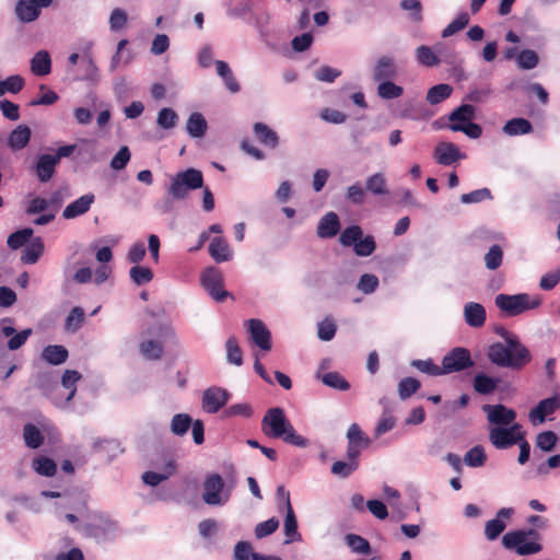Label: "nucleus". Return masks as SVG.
Instances as JSON below:
<instances>
[{
  "mask_svg": "<svg viewBox=\"0 0 560 560\" xmlns=\"http://www.w3.org/2000/svg\"><path fill=\"white\" fill-rule=\"evenodd\" d=\"M488 360L500 368L522 370L532 361V353L521 342L520 338H512L508 343L494 342L487 350Z\"/></svg>",
  "mask_w": 560,
  "mask_h": 560,
  "instance_id": "1",
  "label": "nucleus"
},
{
  "mask_svg": "<svg viewBox=\"0 0 560 560\" xmlns=\"http://www.w3.org/2000/svg\"><path fill=\"white\" fill-rule=\"evenodd\" d=\"M261 431L268 438L282 439L285 443L294 446L306 447L308 445V440L295 432L280 407H273L266 411L261 420Z\"/></svg>",
  "mask_w": 560,
  "mask_h": 560,
  "instance_id": "2",
  "label": "nucleus"
},
{
  "mask_svg": "<svg viewBox=\"0 0 560 560\" xmlns=\"http://www.w3.org/2000/svg\"><path fill=\"white\" fill-rule=\"evenodd\" d=\"M495 306L508 316H517L527 311L540 306L541 298L538 294L517 293L498 294L494 299Z\"/></svg>",
  "mask_w": 560,
  "mask_h": 560,
  "instance_id": "3",
  "label": "nucleus"
},
{
  "mask_svg": "<svg viewBox=\"0 0 560 560\" xmlns=\"http://www.w3.org/2000/svg\"><path fill=\"white\" fill-rule=\"evenodd\" d=\"M540 535L535 529L509 532L502 537L506 549L515 550L520 556L535 555L541 551Z\"/></svg>",
  "mask_w": 560,
  "mask_h": 560,
  "instance_id": "4",
  "label": "nucleus"
},
{
  "mask_svg": "<svg viewBox=\"0 0 560 560\" xmlns=\"http://www.w3.org/2000/svg\"><path fill=\"white\" fill-rule=\"evenodd\" d=\"M203 187L202 172L189 167L183 172H178L171 178L167 194L175 200H183L188 192Z\"/></svg>",
  "mask_w": 560,
  "mask_h": 560,
  "instance_id": "5",
  "label": "nucleus"
},
{
  "mask_svg": "<svg viewBox=\"0 0 560 560\" xmlns=\"http://www.w3.org/2000/svg\"><path fill=\"white\" fill-rule=\"evenodd\" d=\"M339 242L345 247H353L359 257L371 256L376 249V243L372 235L363 236L361 226L354 224L346 228L339 236Z\"/></svg>",
  "mask_w": 560,
  "mask_h": 560,
  "instance_id": "6",
  "label": "nucleus"
},
{
  "mask_svg": "<svg viewBox=\"0 0 560 560\" xmlns=\"http://www.w3.org/2000/svg\"><path fill=\"white\" fill-rule=\"evenodd\" d=\"M523 430L520 423L502 427H488V438L497 450H508L522 441Z\"/></svg>",
  "mask_w": 560,
  "mask_h": 560,
  "instance_id": "7",
  "label": "nucleus"
},
{
  "mask_svg": "<svg viewBox=\"0 0 560 560\" xmlns=\"http://www.w3.org/2000/svg\"><path fill=\"white\" fill-rule=\"evenodd\" d=\"M231 497V490L225 489L222 477L218 474L208 476L203 482L202 500L211 506L224 505Z\"/></svg>",
  "mask_w": 560,
  "mask_h": 560,
  "instance_id": "8",
  "label": "nucleus"
},
{
  "mask_svg": "<svg viewBox=\"0 0 560 560\" xmlns=\"http://www.w3.org/2000/svg\"><path fill=\"white\" fill-rule=\"evenodd\" d=\"M474 366L470 351L463 347H456L447 352L442 359L444 374L462 372Z\"/></svg>",
  "mask_w": 560,
  "mask_h": 560,
  "instance_id": "9",
  "label": "nucleus"
},
{
  "mask_svg": "<svg viewBox=\"0 0 560 560\" xmlns=\"http://www.w3.org/2000/svg\"><path fill=\"white\" fill-rule=\"evenodd\" d=\"M201 283L217 302H223L229 292L223 289V275L217 267H208L201 275Z\"/></svg>",
  "mask_w": 560,
  "mask_h": 560,
  "instance_id": "10",
  "label": "nucleus"
},
{
  "mask_svg": "<svg viewBox=\"0 0 560 560\" xmlns=\"http://www.w3.org/2000/svg\"><path fill=\"white\" fill-rule=\"evenodd\" d=\"M482 411L486 413L488 427L512 425L517 423L516 411L502 404L483 405Z\"/></svg>",
  "mask_w": 560,
  "mask_h": 560,
  "instance_id": "11",
  "label": "nucleus"
},
{
  "mask_svg": "<svg viewBox=\"0 0 560 560\" xmlns=\"http://www.w3.org/2000/svg\"><path fill=\"white\" fill-rule=\"evenodd\" d=\"M52 0H19L15 4V14L22 23H31L37 20L42 9L51 4Z\"/></svg>",
  "mask_w": 560,
  "mask_h": 560,
  "instance_id": "12",
  "label": "nucleus"
},
{
  "mask_svg": "<svg viewBox=\"0 0 560 560\" xmlns=\"http://www.w3.org/2000/svg\"><path fill=\"white\" fill-rule=\"evenodd\" d=\"M230 397V393L222 387H209L202 394V408L208 413H217L226 405Z\"/></svg>",
  "mask_w": 560,
  "mask_h": 560,
  "instance_id": "13",
  "label": "nucleus"
},
{
  "mask_svg": "<svg viewBox=\"0 0 560 560\" xmlns=\"http://www.w3.org/2000/svg\"><path fill=\"white\" fill-rule=\"evenodd\" d=\"M250 335L252 341L261 350L269 351L271 345V334L265 323L260 319L252 318L245 323Z\"/></svg>",
  "mask_w": 560,
  "mask_h": 560,
  "instance_id": "14",
  "label": "nucleus"
},
{
  "mask_svg": "<svg viewBox=\"0 0 560 560\" xmlns=\"http://www.w3.org/2000/svg\"><path fill=\"white\" fill-rule=\"evenodd\" d=\"M435 162L443 166H450L466 158L453 142H440L433 151Z\"/></svg>",
  "mask_w": 560,
  "mask_h": 560,
  "instance_id": "15",
  "label": "nucleus"
},
{
  "mask_svg": "<svg viewBox=\"0 0 560 560\" xmlns=\"http://www.w3.org/2000/svg\"><path fill=\"white\" fill-rule=\"evenodd\" d=\"M560 408V396L555 395L552 397L540 400L535 408H533L528 418L533 424H541L546 421V418Z\"/></svg>",
  "mask_w": 560,
  "mask_h": 560,
  "instance_id": "16",
  "label": "nucleus"
},
{
  "mask_svg": "<svg viewBox=\"0 0 560 560\" xmlns=\"http://www.w3.org/2000/svg\"><path fill=\"white\" fill-rule=\"evenodd\" d=\"M443 44H436L433 48L427 45L417 47L415 51L416 60L419 65L432 68L441 63L443 56Z\"/></svg>",
  "mask_w": 560,
  "mask_h": 560,
  "instance_id": "17",
  "label": "nucleus"
},
{
  "mask_svg": "<svg viewBox=\"0 0 560 560\" xmlns=\"http://www.w3.org/2000/svg\"><path fill=\"white\" fill-rule=\"evenodd\" d=\"M463 316L465 323L471 328H481L487 319L486 308L478 302H468L464 305Z\"/></svg>",
  "mask_w": 560,
  "mask_h": 560,
  "instance_id": "18",
  "label": "nucleus"
},
{
  "mask_svg": "<svg viewBox=\"0 0 560 560\" xmlns=\"http://www.w3.org/2000/svg\"><path fill=\"white\" fill-rule=\"evenodd\" d=\"M397 75L395 61L392 57L382 56L377 59L373 68V80L378 82L390 80Z\"/></svg>",
  "mask_w": 560,
  "mask_h": 560,
  "instance_id": "19",
  "label": "nucleus"
},
{
  "mask_svg": "<svg viewBox=\"0 0 560 560\" xmlns=\"http://www.w3.org/2000/svg\"><path fill=\"white\" fill-rule=\"evenodd\" d=\"M94 199L95 197L93 194H85L81 196L65 208L62 217L65 219H74L86 213L94 202Z\"/></svg>",
  "mask_w": 560,
  "mask_h": 560,
  "instance_id": "20",
  "label": "nucleus"
},
{
  "mask_svg": "<svg viewBox=\"0 0 560 560\" xmlns=\"http://www.w3.org/2000/svg\"><path fill=\"white\" fill-rule=\"evenodd\" d=\"M340 221L337 213L327 212L318 222L317 235L320 238H331L338 234Z\"/></svg>",
  "mask_w": 560,
  "mask_h": 560,
  "instance_id": "21",
  "label": "nucleus"
},
{
  "mask_svg": "<svg viewBox=\"0 0 560 560\" xmlns=\"http://www.w3.org/2000/svg\"><path fill=\"white\" fill-rule=\"evenodd\" d=\"M209 254L212 259L220 264L232 259L233 252L231 250L228 242L221 237H213L209 244Z\"/></svg>",
  "mask_w": 560,
  "mask_h": 560,
  "instance_id": "22",
  "label": "nucleus"
},
{
  "mask_svg": "<svg viewBox=\"0 0 560 560\" xmlns=\"http://www.w3.org/2000/svg\"><path fill=\"white\" fill-rule=\"evenodd\" d=\"M176 471V464L173 459H168L162 471L158 472V471H145L143 475H142V480L145 485L148 486H151V487H156L158 485H160L162 481L168 479L171 476H173Z\"/></svg>",
  "mask_w": 560,
  "mask_h": 560,
  "instance_id": "23",
  "label": "nucleus"
},
{
  "mask_svg": "<svg viewBox=\"0 0 560 560\" xmlns=\"http://www.w3.org/2000/svg\"><path fill=\"white\" fill-rule=\"evenodd\" d=\"M58 162L51 154H43L35 164L36 175L42 183H47L55 174Z\"/></svg>",
  "mask_w": 560,
  "mask_h": 560,
  "instance_id": "24",
  "label": "nucleus"
},
{
  "mask_svg": "<svg viewBox=\"0 0 560 560\" xmlns=\"http://www.w3.org/2000/svg\"><path fill=\"white\" fill-rule=\"evenodd\" d=\"M234 560H282L276 556H264L253 551L248 541H238L234 547Z\"/></svg>",
  "mask_w": 560,
  "mask_h": 560,
  "instance_id": "25",
  "label": "nucleus"
},
{
  "mask_svg": "<svg viewBox=\"0 0 560 560\" xmlns=\"http://www.w3.org/2000/svg\"><path fill=\"white\" fill-rule=\"evenodd\" d=\"M32 131L26 125H19L8 137V145L14 150L24 149L31 139Z\"/></svg>",
  "mask_w": 560,
  "mask_h": 560,
  "instance_id": "26",
  "label": "nucleus"
},
{
  "mask_svg": "<svg viewBox=\"0 0 560 560\" xmlns=\"http://www.w3.org/2000/svg\"><path fill=\"white\" fill-rule=\"evenodd\" d=\"M31 71L34 75L45 77L51 71V58L47 50L37 51L31 59Z\"/></svg>",
  "mask_w": 560,
  "mask_h": 560,
  "instance_id": "27",
  "label": "nucleus"
},
{
  "mask_svg": "<svg viewBox=\"0 0 560 560\" xmlns=\"http://www.w3.org/2000/svg\"><path fill=\"white\" fill-rule=\"evenodd\" d=\"M253 131L257 140L269 148L275 149L279 144V137L275 130L264 122H256L253 126Z\"/></svg>",
  "mask_w": 560,
  "mask_h": 560,
  "instance_id": "28",
  "label": "nucleus"
},
{
  "mask_svg": "<svg viewBox=\"0 0 560 560\" xmlns=\"http://www.w3.org/2000/svg\"><path fill=\"white\" fill-rule=\"evenodd\" d=\"M502 130L505 135L511 137L523 136L533 131V125L528 119L517 117L508 120Z\"/></svg>",
  "mask_w": 560,
  "mask_h": 560,
  "instance_id": "29",
  "label": "nucleus"
},
{
  "mask_svg": "<svg viewBox=\"0 0 560 560\" xmlns=\"http://www.w3.org/2000/svg\"><path fill=\"white\" fill-rule=\"evenodd\" d=\"M68 350L60 345H49L42 351V359L51 365H59L67 361Z\"/></svg>",
  "mask_w": 560,
  "mask_h": 560,
  "instance_id": "30",
  "label": "nucleus"
},
{
  "mask_svg": "<svg viewBox=\"0 0 560 560\" xmlns=\"http://www.w3.org/2000/svg\"><path fill=\"white\" fill-rule=\"evenodd\" d=\"M207 129L208 124L202 114L196 112L189 115L186 122V130L191 138H202Z\"/></svg>",
  "mask_w": 560,
  "mask_h": 560,
  "instance_id": "31",
  "label": "nucleus"
},
{
  "mask_svg": "<svg viewBox=\"0 0 560 560\" xmlns=\"http://www.w3.org/2000/svg\"><path fill=\"white\" fill-rule=\"evenodd\" d=\"M365 190L374 196L387 195L388 186L385 174L382 172H377L370 175L365 180Z\"/></svg>",
  "mask_w": 560,
  "mask_h": 560,
  "instance_id": "32",
  "label": "nucleus"
},
{
  "mask_svg": "<svg viewBox=\"0 0 560 560\" xmlns=\"http://www.w3.org/2000/svg\"><path fill=\"white\" fill-rule=\"evenodd\" d=\"M283 532L285 535L284 544H291L302 539L301 534L298 532V521L292 505H289V510H285Z\"/></svg>",
  "mask_w": 560,
  "mask_h": 560,
  "instance_id": "33",
  "label": "nucleus"
},
{
  "mask_svg": "<svg viewBox=\"0 0 560 560\" xmlns=\"http://www.w3.org/2000/svg\"><path fill=\"white\" fill-rule=\"evenodd\" d=\"M499 382V378L490 377L483 373H478L474 377V389L478 394L489 395L497 389Z\"/></svg>",
  "mask_w": 560,
  "mask_h": 560,
  "instance_id": "34",
  "label": "nucleus"
},
{
  "mask_svg": "<svg viewBox=\"0 0 560 560\" xmlns=\"http://www.w3.org/2000/svg\"><path fill=\"white\" fill-rule=\"evenodd\" d=\"M139 351L141 355L147 360H160L163 355V345L153 339H147L140 342Z\"/></svg>",
  "mask_w": 560,
  "mask_h": 560,
  "instance_id": "35",
  "label": "nucleus"
},
{
  "mask_svg": "<svg viewBox=\"0 0 560 560\" xmlns=\"http://www.w3.org/2000/svg\"><path fill=\"white\" fill-rule=\"evenodd\" d=\"M453 92V88L446 83H440L431 89L427 93V102L431 105H438L448 98Z\"/></svg>",
  "mask_w": 560,
  "mask_h": 560,
  "instance_id": "36",
  "label": "nucleus"
},
{
  "mask_svg": "<svg viewBox=\"0 0 560 560\" xmlns=\"http://www.w3.org/2000/svg\"><path fill=\"white\" fill-rule=\"evenodd\" d=\"M44 253V243L40 237H36L32 243L23 250L21 260L24 264L33 265L37 262L39 257Z\"/></svg>",
  "mask_w": 560,
  "mask_h": 560,
  "instance_id": "37",
  "label": "nucleus"
},
{
  "mask_svg": "<svg viewBox=\"0 0 560 560\" xmlns=\"http://www.w3.org/2000/svg\"><path fill=\"white\" fill-rule=\"evenodd\" d=\"M345 540L347 546L354 553L368 556L372 552L370 542L360 535L347 534Z\"/></svg>",
  "mask_w": 560,
  "mask_h": 560,
  "instance_id": "38",
  "label": "nucleus"
},
{
  "mask_svg": "<svg viewBox=\"0 0 560 560\" xmlns=\"http://www.w3.org/2000/svg\"><path fill=\"white\" fill-rule=\"evenodd\" d=\"M63 277L66 281L72 280L75 283L84 284L92 281L93 272L89 267H81L71 275V265L67 262L63 267Z\"/></svg>",
  "mask_w": 560,
  "mask_h": 560,
  "instance_id": "39",
  "label": "nucleus"
},
{
  "mask_svg": "<svg viewBox=\"0 0 560 560\" xmlns=\"http://www.w3.org/2000/svg\"><path fill=\"white\" fill-rule=\"evenodd\" d=\"M476 108L469 104H463L455 108L448 116L451 124H468L475 118Z\"/></svg>",
  "mask_w": 560,
  "mask_h": 560,
  "instance_id": "40",
  "label": "nucleus"
},
{
  "mask_svg": "<svg viewBox=\"0 0 560 560\" xmlns=\"http://www.w3.org/2000/svg\"><path fill=\"white\" fill-rule=\"evenodd\" d=\"M377 95L383 100H395L402 95L404 89L390 80L378 81Z\"/></svg>",
  "mask_w": 560,
  "mask_h": 560,
  "instance_id": "41",
  "label": "nucleus"
},
{
  "mask_svg": "<svg viewBox=\"0 0 560 560\" xmlns=\"http://www.w3.org/2000/svg\"><path fill=\"white\" fill-rule=\"evenodd\" d=\"M23 438L26 446L33 450L38 448L44 441V436L38 428L32 423L24 425Z\"/></svg>",
  "mask_w": 560,
  "mask_h": 560,
  "instance_id": "42",
  "label": "nucleus"
},
{
  "mask_svg": "<svg viewBox=\"0 0 560 560\" xmlns=\"http://www.w3.org/2000/svg\"><path fill=\"white\" fill-rule=\"evenodd\" d=\"M33 469L42 476L52 477L57 471L56 463L48 457L40 456L33 459Z\"/></svg>",
  "mask_w": 560,
  "mask_h": 560,
  "instance_id": "43",
  "label": "nucleus"
},
{
  "mask_svg": "<svg viewBox=\"0 0 560 560\" xmlns=\"http://www.w3.org/2000/svg\"><path fill=\"white\" fill-rule=\"evenodd\" d=\"M226 349V361L230 364L240 366L243 363V352L238 346V342L234 336L228 338L225 342Z\"/></svg>",
  "mask_w": 560,
  "mask_h": 560,
  "instance_id": "44",
  "label": "nucleus"
},
{
  "mask_svg": "<svg viewBox=\"0 0 560 560\" xmlns=\"http://www.w3.org/2000/svg\"><path fill=\"white\" fill-rule=\"evenodd\" d=\"M191 423L192 419L189 415L177 413L171 420V431L175 435L183 436L187 433Z\"/></svg>",
  "mask_w": 560,
  "mask_h": 560,
  "instance_id": "45",
  "label": "nucleus"
},
{
  "mask_svg": "<svg viewBox=\"0 0 560 560\" xmlns=\"http://www.w3.org/2000/svg\"><path fill=\"white\" fill-rule=\"evenodd\" d=\"M487 460L485 448L481 445H476L470 448L464 456V463L469 467H481Z\"/></svg>",
  "mask_w": 560,
  "mask_h": 560,
  "instance_id": "46",
  "label": "nucleus"
},
{
  "mask_svg": "<svg viewBox=\"0 0 560 560\" xmlns=\"http://www.w3.org/2000/svg\"><path fill=\"white\" fill-rule=\"evenodd\" d=\"M82 375L75 370H66L62 378L61 384L66 389H69V394L66 398V401H70L77 392L75 384L81 380Z\"/></svg>",
  "mask_w": 560,
  "mask_h": 560,
  "instance_id": "47",
  "label": "nucleus"
},
{
  "mask_svg": "<svg viewBox=\"0 0 560 560\" xmlns=\"http://www.w3.org/2000/svg\"><path fill=\"white\" fill-rule=\"evenodd\" d=\"M558 443V436L553 431H544L537 434L535 446L542 452H551Z\"/></svg>",
  "mask_w": 560,
  "mask_h": 560,
  "instance_id": "48",
  "label": "nucleus"
},
{
  "mask_svg": "<svg viewBox=\"0 0 560 560\" xmlns=\"http://www.w3.org/2000/svg\"><path fill=\"white\" fill-rule=\"evenodd\" d=\"M485 266L489 270L498 269L503 260V250L500 245H492L489 250L486 253L485 257Z\"/></svg>",
  "mask_w": 560,
  "mask_h": 560,
  "instance_id": "49",
  "label": "nucleus"
},
{
  "mask_svg": "<svg viewBox=\"0 0 560 560\" xmlns=\"http://www.w3.org/2000/svg\"><path fill=\"white\" fill-rule=\"evenodd\" d=\"M178 121V115L170 107H164L158 113L156 124L163 129H173Z\"/></svg>",
  "mask_w": 560,
  "mask_h": 560,
  "instance_id": "50",
  "label": "nucleus"
},
{
  "mask_svg": "<svg viewBox=\"0 0 560 560\" xmlns=\"http://www.w3.org/2000/svg\"><path fill=\"white\" fill-rule=\"evenodd\" d=\"M400 8L409 12L408 19L412 23H420L423 20L422 4L419 0H401Z\"/></svg>",
  "mask_w": 560,
  "mask_h": 560,
  "instance_id": "51",
  "label": "nucleus"
},
{
  "mask_svg": "<svg viewBox=\"0 0 560 560\" xmlns=\"http://www.w3.org/2000/svg\"><path fill=\"white\" fill-rule=\"evenodd\" d=\"M24 84L25 81L21 75H10L5 80L0 81V96L5 94L7 92L13 94L19 93L23 89Z\"/></svg>",
  "mask_w": 560,
  "mask_h": 560,
  "instance_id": "52",
  "label": "nucleus"
},
{
  "mask_svg": "<svg viewBox=\"0 0 560 560\" xmlns=\"http://www.w3.org/2000/svg\"><path fill=\"white\" fill-rule=\"evenodd\" d=\"M411 366L416 368L418 371L425 373L431 376H440L444 375L442 366H439L433 362V360H412Z\"/></svg>",
  "mask_w": 560,
  "mask_h": 560,
  "instance_id": "53",
  "label": "nucleus"
},
{
  "mask_svg": "<svg viewBox=\"0 0 560 560\" xmlns=\"http://www.w3.org/2000/svg\"><path fill=\"white\" fill-rule=\"evenodd\" d=\"M130 279L137 284L142 285L152 281L153 272L150 268L143 266H133L129 270Z\"/></svg>",
  "mask_w": 560,
  "mask_h": 560,
  "instance_id": "54",
  "label": "nucleus"
},
{
  "mask_svg": "<svg viewBox=\"0 0 560 560\" xmlns=\"http://www.w3.org/2000/svg\"><path fill=\"white\" fill-rule=\"evenodd\" d=\"M33 235L31 228L19 230L9 235L7 244L11 249H18L22 247Z\"/></svg>",
  "mask_w": 560,
  "mask_h": 560,
  "instance_id": "55",
  "label": "nucleus"
},
{
  "mask_svg": "<svg viewBox=\"0 0 560 560\" xmlns=\"http://www.w3.org/2000/svg\"><path fill=\"white\" fill-rule=\"evenodd\" d=\"M468 23L469 15L466 12H462L442 31L441 35L443 38H447L463 30Z\"/></svg>",
  "mask_w": 560,
  "mask_h": 560,
  "instance_id": "56",
  "label": "nucleus"
},
{
  "mask_svg": "<svg viewBox=\"0 0 560 560\" xmlns=\"http://www.w3.org/2000/svg\"><path fill=\"white\" fill-rule=\"evenodd\" d=\"M516 62L521 69L530 70L537 67L539 58L536 51L532 49H524L518 54Z\"/></svg>",
  "mask_w": 560,
  "mask_h": 560,
  "instance_id": "57",
  "label": "nucleus"
},
{
  "mask_svg": "<svg viewBox=\"0 0 560 560\" xmlns=\"http://www.w3.org/2000/svg\"><path fill=\"white\" fill-rule=\"evenodd\" d=\"M322 382L331 388L347 390L350 387L349 382L337 372H328L322 376Z\"/></svg>",
  "mask_w": 560,
  "mask_h": 560,
  "instance_id": "58",
  "label": "nucleus"
},
{
  "mask_svg": "<svg viewBox=\"0 0 560 560\" xmlns=\"http://www.w3.org/2000/svg\"><path fill=\"white\" fill-rule=\"evenodd\" d=\"M420 382L413 377L402 378L398 384V395L400 399L405 400L409 398L420 388Z\"/></svg>",
  "mask_w": 560,
  "mask_h": 560,
  "instance_id": "59",
  "label": "nucleus"
},
{
  "mask_svg": "<svg viewBox=\"0 0 560 560\" xmlns=\"http://www.w3.org/2000/svg\"><path fill=\"white\" fill-rule=\"evenodd\" d=\"M84 320V311L80 306L73 307L66 318V329L69 331H77L82 326Z\"/></svg>",
  "mask_w": 560,
  "mask_h": 560,
  "instance_id": "60",
  "label": "nucleus"
},
{
  "mask_svg": "<svg viewBox=\"0 0 560 560\" xmlns=\"http://www.w3.org/2000/svg\"><path fill=\"white\" fill-rule=\"evenodd\" d=\"M348 443L368 447L370 439L364 435L361 428L357 423H352L347 431Z\"/></svg>",
  "mask_w": 560,
  "mask_h": 560,
  "instance_id": "61",
  "label": "nucleus"
},
{
  "mask_svg": "<svg viewBox=\"0 0 560 560\" xmlns=\"http://www.w3.org/2000/svg\"><path fill=\"white\" fill-rule=\"evenodd\" d=\"M448 128L452 131L464 132L467 137L471 139H478L482 133L481 127L478 124L474 122L472 120H470L468 124H450Z\"/></svg>",
  "mask_w": 560,
  "mask_h": 560,
  "instance_id": "62",
  "label": "nucleus"
},
{
  "mask_svg": "<svg viewBox=\"0 0 560 560\" xmlns=\"http://www.w3.org/2000/svg\"><path fill=\"white\" fill-rule=\"evenodd\" d=\"M366 190L360 183H354L346 190V198L352 205H363L365 201Z\"/></svg>",
  "mask_w": 560,
  "mask_h": 560,
  "instance_id": "63",
  "label": "nucleus"
},
{
  "mask_svg": "<svg viewBox=\"0 0 560 560\" xmlns=\"http://www.w3.org/2000/svg\"><path fill=\"white\" fill-rule=\"evenodd\" d=\"M378 283V278L375 275L364 273L361 276L357 288L364 294H371L377 289Z\"/></svg>",
  "mask_w": 560,
  "mask_h": 560,
  "instance_id": "64",
  "label": "nucleus"
}]
</instances>
